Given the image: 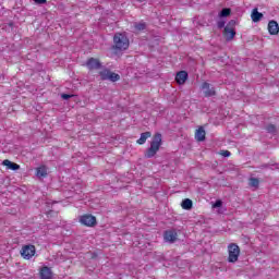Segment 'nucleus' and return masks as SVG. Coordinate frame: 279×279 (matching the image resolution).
<instances>
[{
  "mask_svg": "<svg viewBox=\"0 0 279 279\" xmlns=\"http://www.w3.org/2000/svg\"><path fill=\"white\" fill-rule=\"evenodd\" d=\"M221 206H223V202L221 199H217L214 204H213V208H221Z\"/></svg>",
  "mask_w": 279,
  "mask_h": 279,
  "instance_id": "nucleus-24",
  "label": "nucleus"
},
{
  "mask_svg": "<svg viewBox=\"0 0 279 279\" xmlns=\"http://www.w3.org/2000/svg\"><path fill=\"white\" fill-rule=\"evenodd\" d=\"M73 94H61V99H64L65 101L73 98Z\"/></svg>",
  "mask_w": 279,
  "mask_h": 279,
  "instance_id": "nucleus-25",
  "label": "nucleus"
},
{
  "mask_svg": "<svg viewBox=\"0 0 279 279\" xmlns=\"http://www.w3.org/2000/svg\"><path fill=\"white\" fill-rule=\"evenodd\" d=\"M230 151L229 150H222L221 151V156H223V158H230Z\"/></svg>",
  "mask_w": 279,
  "mask_h": 279,
  "instance_id": "nucleus-28",
  "label": "nucleus"
},
{
  "mask_svg": "<svg viewBox=\"0 0 279 279\" xmlns=\"http://www.w3.org/2000/svg\"><path fill=\"white\" fill-rule=\"evenodd\" d=\"M39 276H40V279H51L53 276V272L51 271V268L44 266L39 271Z\"/></svg>",
  "mask_w": 279,
  "mask_h": 279,
  "instance_id": "nucleus-12",
  "label": "nucleus"
},
{
  "mask_svg": "<svg viewBox=\"0 0 279 279\" xmlns=\"http://www.w3.org/2000/svg\"><path fill=\"white\" fill-rule=\"evenodd\" d=\"M151 132H144L141 134V137L137 140L138 145H145L147 143V140L150 138Z\"/></svg>",
  "mask_w": 279,
  "mask_h": 279,
  "instance_id": "nucleus-17",
  "label": "nucleus"
},
{
  "mask_svg": "<svg viewBox=\"0 0 279 279\" xmlns=\"http://www.w3.org/2000/svg\"><path fill=\"white\" fill-rule=\"evenodd\" d=\"M37 5H45L47 3V0H33Z\"/></svg>",
  "mask_w": 279,
  "mask_h": 279,
  "instance_id": "nucleus-27",
  "label": "nucleus"
},
{
  "mask_svg": "<svg viewBox=\"0 0 279 279\" xmlns=\"http://www.w3.org/2000/svg\"><path fill=\"white\" fill-rule=\"evenodd\" d=\"M2 165L7 167V169H10L11 171H19V169H21V166L19 163H14L9 159L3 160Z\"/></svg>",
  "mask_w": 279,
  "mask_h": 279,
  "instance_id": "nucleus-15",
  "label": "nucleus"
},
{
  "mask_svg": "<svg viewBox=\"0 0 279 279\" xmlns=\"http://www.w3.org/2000/svg\"><path fill=\"white\" fill-rule=\"evenodd\" d=\"M195 138L198 141V143L206 141V130H204V126H201L198 130H196Z\"/></svg>",
  "mask_w": 279,
  "mask_h": 279,
  "instance_id": "nucleus-14",
  "label": "nucleus"
},
{
  "mask_svg": "<svg viewBox=\"0 0 279 279\" xmlns=\"http://www.w3.org/2000/svg\"><path fill=\"white\" fill-rule=\"evenodd\" d=\"M80 222L87 228H95L97 226V218L93 215L81 216Z\"/></svg>",
  "mask_w": 279,
  "mask_h": 279,
  "instance_id": "nucleus-6",
  "label": "nucleus"
},
{
  "mask_svg": "<svg viewBox=\"0 0 279 279\" xmlns=\"http://www.w3.org/2000/svg\"><path fill=\"white\" fill-rule=\"evenodd\" d=\"M99 75L102 81L108 80L109 82H119V80H121V75H119L108 69L100 71Z\"/></svg>",
  "mask_w": 279,
  "mask_h": 279,
  "instance_id": "nucleus-4",
  "label": "nucleus"
},
{
  "mask_svg": "<svg viewBox=\"0 0 279 279\" xmlns=\"http://www.w3.org/2000/svg\"><path fill=\"white\" fill-rule=\"evenodd\" d=\"M186 80H189V73L186 71H180L175 75V82L177 84H185Z\"/></svg>",
  "mask_w": 279,
  "mask_h": 279,
  "instance_id": "nucleus-11",
  "label": "nucleus"
},
{
  "mask_svg": "<svg viewBox=\"0 0 279 279\" xmlns=\"http://www.w3.org/2000/svg\"><path fill=\"white\" fill-rule=\"evenodd\" d=\"M163 239L167 243H175L178 241V232L175 230L165 231Z\"/></svg>",
  "mask_w": 279,
  "mask_h": 279,
  "instance_id": "nucleus-10",
  "label": "nucleus"
},
{
  "mask_svg": "<svg viewBox=\"0 0 279 279\" xmlns=\"http://www.w3.org/2000/svg\"><path fill=\"white\" fill-rule=\"evenodd\" d=\"M263 167L267 168L268 166H267V165H265V166H263Z\"/></svg>",
  "mask_w": 279,
  "mask_h": 279,
  "instance_id": "nucleus-30",
  "label": "nucleus"
},
{
  "mask_svg": "<svg viewBox=\"0 0 279 279\" xmlns=\"http://www.w3.org/2000/svg\"><path fill=\"white\" fill-rule=\"evenodd\" d=\"M37 178H47V167L41 166L36 170Z\"/></svg>",
  "mask_w": 279,
  "mask_h": 279,
  "instance_id": "nucleus-19",
  "label": "nucleus"
},
{
  "mask_svg": "<svg viewBox=\"0 0 279 279\" xmlns=\"http://www.w3.org/2000/svg\"><path fill=\"white\" fill-rule=\"evenodd\" d=\"M228 262L236 263L239 260V256H241V248L236 245V243H230L228 245Z\"/></svg>",
  "mask_w": 279,
  "mask_h": 279,
  "instance_id": "nucleus-3",
  "label": "nucleus"
},
{
  "mask_svg": "<svg viewBox=\"0 0 279 279\" xmlns=\"http://www.w3.org/2000/svg\"><path fill=\"white\" fill-rule=\"evenodd\" d=\"M268 32L271 36H277V34L279 33V25L278 22L276 21H270L268 23Z\"/></svg>",
  "mask_w": 279,
  "mask_h": 279,
  "instance_id": "nucleus-13",
  "label": "nucleus"
},
{
  "mask_svg": "<svg viewBox=\"0 0 279 279\" xmlns=\"http://www.w3.org/2000/svg\"><path fill=\"white\" fill-rule=\"evenodd\" d=\"M181 207L183 208V210H191L193 208V201H191L190 198L183 199L181 203Z\"/></svg>",
  "mask_w": 279,
  "mask_h": 279,
  "instance_id": "nucleus-18",
  "label": "nucleus"
},
{
  "mask_svg": "<svg viewBox=\"0 0 279 279\" xmlns=\"http://www.w3.org/2000/svg\"><path fill=\"white\" fill-rule=\"evenodd\" d=\"M251 19L253 23H258L263 19V13L258 12V9H253Z\"/></svg>",
  "mask_w": 279,
  "mask_h": 279,
  "instance_id": "nucleus-16",
  "label": "nucleus"
},
{
  "mask_svg": "<svg viewBox=\"0 0 279 279\" xmlns=\"http://www.w3.org/2000/svg\"><path fill=\"white\" fill-rule=\"evenodd\" d=\"M34 254H36V246L34 245H25L21 251L22 257L25 258L26 260H29V258H32Z\"/></svg>",
  "mask_w": 279,
  "mask_h": 279,
  "instance_id": "nucleus-7",
  "label": "nucleus"
},
{
  "mask_svg": "<svg viewBox=\"0 0 279 279\" xmlns=\"http://www.w3.org/2000/svg\"><path fill=\"white\" fill-rule=\"evenodd\" d=\"M217 27H218V29H223V27H226V22L225 21H218L217 22Z\"/></svg>",
  "mask_w": 279,
  "mask_h": 279,
  "instance_id": "nucleus-26",
  "label": "nucleus"
},
{
  "mask_svg": "<svg viewBox=\"0 0 279 279\" xmlns=\"http://www.w3.org/2000/svg\"><path fill=\"white\" fill-rule=\"evenodd\" d=\"M201 88H202L205 97H215V95H217L215 87L213 85H210V83H208V82H204L202 84Z\"/></svg>",
  "mask_w": 279,
  "mask_h": 279,
  "instance_id": "nucleus-8",
  "label": "nucleus"
},
{
  "mask_svg": "<svg viewBox=\"0 0 279 279\" xmlns=\"http://www.w3.org/2000/svg\"><path fill=\"white\" fill-rule=\"evenodd\" d=\"M160 145H162V134L156 133L150 142V147L144 154L145 158H154L160 151Z\"/></svg>",
  "mask_w": 279,
  "mask_h": 279,
  "instance_id": "nucleus-1",
  "label": "nucleus"
},
{
  "mask_svg": "<svg viewBox=\"0 0 279 279\" xmlns=\"http://www.w3.org/2000/svg\"><path fill=\"white\" fill-rule=\"evenodd\" d=\"M130 47V39L123 33H116L113 36L114 51H125Z\"/></svg>",
  "mask_w": 279,
  "mask_h": 279,
  "instance_id": "nucleus-2",
  "label": "nucleus"
},
{
  "mask_svg": "<svg viewBox=\"0 0 279 279\" xmlns=\"http://www.w3.org/2000/svg\"><path fill=\"white\" fill-rule=\"evenodd\" d=\"M136 32H145L147 29V24L145 22H138L134 24Z\"/></svg>",
  "mask_w": 279,
  "mask_h": 279,
  "instance_id": "nucleus-20",
  "label": "nucleus"
},
{
  "mask_svg": "<svg viewBox=\"0 0 279 279\" xmlns=\"http://www.w3.org/2000/svg\"><path fill=\"white\" fill-rule=\"evenodd\" d=\"M136 1L143 2V0H136Z\"/></svg>",
  "mask_w": 279,
  "mask_h": 279,
  "instance_id": "nucleus-29",
  "label": "nucleus"
},
{
  "mask_svg": "<svg viewBox=\"0 0 279 279\" xmlns=\"http://www.w3.org/2000/svg\"><path fill=\"white\" fill-rule=\"evenodd\" d=\"M236 24V22L234 20H231L227 26H225L223 29V36L226 38V40H232V38H234V36H236V32H234V25Z\"/></svg>",
  "mask_w": 279,
  "mask_h": 279,
  "instance_id": "nucleus-5",
  "label": "nucleus"
},
{
  "mask_svg": "<svg viewBox=\"0 0 279 279\" xmlns=\"http://www.w3.org/2000/svg\"><path fill=\"white\" fill-rule=\"evenodd\" d=\"M266 131L269 133V134H276V125L274 124H268L266 126Z\"/></svg>",
  "mask_w": 279,
  "mask_h": 279,
  "instance_id": "nucleus-23",
  "label": "nucleus"
},
{
  "mask_svg": "<svg viewBox=\"0 0 279 279\" xmlns=\"http://www.w3.org/2000/svg\"><path fill=\"white\" fill-rule=\"evenodd\" d=\"M86 66L89 71H99V69H101V61H99V59L89 58L86 61Z\"/></svg>",
  "mask_w": 279,
  "mask_h": 279,
  "instance_id": "nucleus-9",
  "label": "nucleus"
},
{
  "mask_svg": "<svg viewBox=\"0 0 279 279\" xmlns=\"http://www.w3.org/2000/svg\"><path fill=\"white\" fill-rule=\"evenodd\" d=\"M232 10L230 8H225L219 12V17L220 19H226L227 16H230Z\"/></svg>",
  "mask_w": 279,
  "mask_h": 279,
  "instance_id": "nucleus-22",
  "label": "nucleus"
},
{
  "mask_svg": "<svg viewBox=\"0 0 279 279\" xmlns=\"http://www.w3.org/2000/svg\"><path fill=\"white\" fill-rule=\"evenodd\" d=\"M260 181L257 178H250L248 185L253 189H258Z\"/></svg>",
  "mask_w": 279,
  "mask_h": 279,
  "instance_id": "nucleus-21",
  "label": "nucleus"
}]
</instances>
